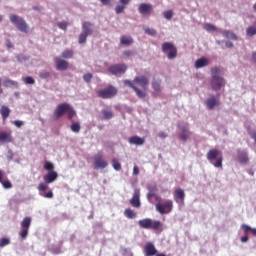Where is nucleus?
Masks as SVG:
<instances>
[{"label": "nucleus", "mask_w": 256, "mask_h": 256, "mask_svg": "<svg viewBox=\"0 0 256 256\" xmlns=\"http://www.w3.org/2000/svg\"><path fill=\"white\" fill-rule=\"evenodd\" d=\"M225 78L221 73V69L215 67L211 69L210 87L212 91H221L225 87Z\"/></svg>", "instance_id": "f257e3e1"}, {"label": "nucleus", "mask_w": 256, "mask_h": 256, "mask_svg": "<svg viewBox=\"0 0 256 256\" xmlns=\"http://www.w3.org/2000/svg\"><path fill=\"white\" fill-rule=\"evenodd\" d=\"M65 113L67 114L69 121H73V117L77 115V112L73 109L72 105L69 103H62L55 109L54 117L55 119H61Z\"/></svg>", "instance_id": "f03ea898"}, {"label": "nucleus", "mask_w": 256, "mask_h": 256, "mask_svg": "<svg viewBox=\"0 0 256 256\" xmlns=\"http://www.w3.org/2000/svg\"><path fill=\"white\" fill-rule=\"evenodd\" d=\"M206 159L209 161V163H211V165L216 167V169H220L221 167H223V157H219V150L217 149H211L207 153Z\"/></svg>", "instance_id": "7ed1b4c3"}, {"label": "nucleus", "mask_w": 256, "mask_h": 256, "mask_svg": "<svg viewBox=\"0 0 256 256\" xmlns=\"http://www.w3.org/2000/svg\"><path fill=\"white\" fill-rule=\"evenodd\" d=\"M10 22L12 25H16L18 31H21V33H29V25H27V22L23 17H20L17 14L10 15Z\"/></svg>", "instance_id": "20e7f679"}, {"label": "nucleus", "mask_w": 256, "mask_h": 256, "mask_svg": "<svg viewBox=\"0 0 256 256\" xmlns=\"http://www.w3.org/2000/svg\"><path fill=\"white\" fill-rule=\"evenodd\" d=\"M155 207L160 215H169L173 211V200H166L163 203L158 202Z\"/></svg>", "instance_id": "39448f33"}, {"label": "nucleus", "mask_w": 256, "mask_h": 256, "mask_svg": "<svg viewBox=\"0 0 256 256\" xmlns=\"http://www.w3.org/2000/svg\"><path fill=\"white\" fill-rule=\"evenodd\" d=\"M139 227L141 229H154L157 230L161 227V221L155 220L153 221L151 218H145L138 221Z\"/></svg>", "instance_id": "423d86ee"}, {"label": "nucleus", "mask_w": 256, "mask_h": 256, "mask_svg": "<svg viewBox=\"0 0 256 256\" xmlns=\"http://www.w3.org/2000/svg\"><path fill=\"white\" fill-rule=\"evenodd\" d=\"M82 29L83 31L80 33L79 38H78V43L79 45H85L87 43V37L91 35V23L89 22H84L82 24Z\"/></svg>", "instance_id": "0eeeda50"}, {"label": "nucleus", "mask_w": 256, "mask_h": 256, "mask_svg": "<svg viewBox=\"0 0 256 256\" xmlns=\"http://www.w3.org/2000/svg\"><path fill=\"white\" fill-rule=\"evenodd\" d=\"M115 95H117V88H115V86H108L98 91V97L101 99H112Z\"/></svg>", "instance_id": "6e6552de"}, {"label": "nucleus", "mask_w": 256, "mask_h": 256, "mask_svg": "<svg viewBox=\"0 0 256 256\" xmlns=\"http://www.w3.org/2000/svg\"><path fill=\"white\" fill-rule=\"evenodd\" d=\"M178 129L180 131L179 138L181 141H187L189 137H191V131H189V124L185 122H179L178 123Z\"/></svg>", "instance_id": "1a4fd4ad"}, {"label": "nucleus", "mask_w": 256, "mask_h": 256, "mask_svg": "<svg viewBox=\"0 0 256 256\" xmlns=\"http://www.w3.org/2000/svg\"><path fill=\"white\" fill-rule=\"evenodd\" d=\"M109 73L115 75L116 77H121L127 71V65L125 64H114L108 67Z\"/></svg>", "instance_id": "9d476101"}, {"label": "nucleus", "mask_w": 256, "mask_h": 256, "mask_svg": "<svg viewBox=\"0 0 256 256\" xmlns=\"http://www.w3.org/2000/svg\"><path fill=\"white\" fill-rule=\"evenodd\" d=\"M138 12L143 17H147V15H151V13H153V4L141 3L138 7Z\"/></svg>", "instance_id": "9b49d317"}, {"label": "nucleus", "mask_w": 256, "mask_h": 256, "mask_svg": "<svg viewBox=\"0 0 256 256\" xmlns=\"http://www.w3.org/2000/svg\"><path fill=\"white\" fill-rule=\"evenodd\" d=\"M107 165H109V163L103 159V155L97 154L94 156V169H105Z\"/></svg>", "instance_id": "f8f14e48"}, {"label": "nucleus", "mask_w": 256, "mask_h": 256, "mask_svg": "<svg viewBox=\"0 0 256 256\" xmlns=\"http://www.w3.org/2000/svg\"><path fill=\"white\" fill-rule=\"evenodd\" d=\"M140 197H141V190L136 188L134 190L132 198L130 199V204L132 205V207H135L136 209H139V207H141Z\"/></svg>", "instance_id": "ddd939ff"}, {"label": "nucleus", "mask_w": 256, "mask_h": 256, "mask_svg": "<svg viewBox=\"0 0 256 256\" xmlns=\"http://www.w3.org/2000/svg\"><path fill=\"white\" fill-rule=\"evenodd\" d=\"M174 201L178 205H185V191L181 188H178L174 191Z\"/></svg>", "instance_id": "4468645a"}, {"label": "nucleus", "mask_w": 256, "mask_h": 256, "mask_svg": "<svg viewBox=\"0 0 256 256\" xmlns=\"http://www.w3.org/2000/svg\"><path fill=\"white\" fill-rule=\"evenodd\" d=\"M237 160L239 163L245 164L249 163V152L245 149L237 150Z\"/></svg>", "instance_id": "2eb2a0df"}, {"label": "nucleus", "mask_w": 256, "mask_h": 256, "mask_svg": "<svg viewBox=\"0 0 256 256\" xmlns=\"http://www.w3.org/2000/svg\"><path fill=\"white\" fill-rule=\"evenodd\" d=\"M54 63L56 64L57 71H67L69 69V62L67 60L56 57Z\"/></svg>", "instance_id": "dca6fc26"}, {"label": "nucleus", "mask_w": 256, "mask_h": 256, "mask_svg": "<svg viewBox=\"0 0 256 256\" xmlns=\"http://www.w3.org/2000/svg\"><path fill=\"white\" fill-rule=\"evenodd\" d=\"M133 83H136V85H139L142 89H147V85H149V78H147V76H136Z\"/></svg>", "instance_id": "f3484780"}, {"label": "nucleus", "mask_w": 256, "mask_h": 256, "mask_svg": "<svg viewBox=\"0 0 256 256\" xmlns=\"http://www.w3.org/2000/svg\"><path fill=\"white\" fill-rule=\"evenodd\" d=\"M144 253L145 256H156L157 253V248H155V245L151 242L146 243V245L144 246Z\"/></svg>", "instance_id": "a211bd4d"}, {"label": "nucleus", "mask_w": 256, "mask_h": 256, "mask_svg": "<svg viewBox=\"0 0 256 256\" xmlns=\"http://www.w3.org/2000/svg\"><path fill=\"white\" fill-rule=\"evenodd\" d=\"M204 103H205L207 109L212 111V109H215V107H217V105H219V100H217V97L211 96L210 98H207Z\"/></svg>", "instance_id": "6ab92c4d"}, {"label": "nucleus", "mask_w": 256, "mask_h": 256, "mask_svg": "<svg viewBox=\"0 0 256 256\" xmlns=\"http://www.w3.org/2000/svg\"><path fill=\"white\" fill-rule=\"evenodd\" d=\"M57 177L59 175L55 171H50L44 176V181L46 184L53 183L54 181H57Z\"/></svg>", "instance_id": "aec40b11"}, {"label": "nucleus", "mask_w": 256, "mask_h": 256, "mask_svg": "<svg viewBox=\"0 0 256 256\" xmlns=\"http://www.w3.org/2000/svg\"><path fill=\"white\" fill-rule=\"evenodd\" d=\"M128 143L130 145H137L138 147L145 144V139L139 137V136H131L128 139Z\"/></svg>", "instance_id": "412c9836"}, {"label": "nucleus", "mask_w": 256, "mask_h": 256, "mask_svg": "<svg viewBox=\"0 0 256 256\" xmlns=\"http://www.w3.org/2000/svg\"><path fill=\"white\" fill-rule=\"evenodd\" d=\"M152 89H154L156 93H161L163 91V86L161 85V79L154 78L152 80Z\"/></svg>", "instance_id": "4be33fe9"}, {"label": "nucleus", "mask_w": 256, "mask_h": 256, "mask_svg": "<svg viewBox=\"0 0 256 256\" xmlns=\"http://www.w3.org/2000/svg\"><path fill=\"white\" fill-rule=\"evenodd\" d=\"M207 65H209V60L205 57H202L195 61L194 67L196 69H201L203 67H207Z\"/></svg>", "instance_id": "5701e85b"}, {"label": "nucleus", "mask_w": 256, "mask_h": 256, "mask_svg": "<svg viewBox=\"0 0 256 256\" xmlns=\"http://www.w3.org/2000/svg\"><path fill=\"white\" fill-rule=\"evenodd\" d=\"M241 229L244 232V235H249L250 233H252L253 237H256V228H252L247 224H242Z\"/></svg>", "instance_id": "b1692460"}, {"label": "nucleus", "mask_w": 256, "mask_h": 256, "mask_svg": "<svg viewBox=\"0 0 256 256\" xmlns=\"http://www.w3.org/2000/svg\"><path fill=\"white\" fill-rule=\"evenodd\" d=\"M11 141H13V137L11 136V133L0 132L1 143H11Z\"/></svg>", "instance_id": "393cba45"}, {"label": "nucleus", "mask_w": 256, "mask_h": 256, "mask_svg": "<svg viewBox=\"0 0 256 256\" xmlns=\"http://www.w3.org/2000/svg\"><path fill=\"white\" fill-rule=\"evenodd\" d=\"M0 113L2 115L3 121H5L7 119V117H9V115L11 114V109H9V107H7V106H2L0 108Z\"/></svg>", "instance_id": "a878e982"}, {"label": "nucleus", "mask_w": 256, "mask_h": 256, "mask_svg": "<svg viewBox=\"0 0 256 256\" xmlns=\"http://www.w3.org/2000/svg\"><path fill=\"white\" fill-rule=\"evenodd\" d=\"M120 44L121 45H131V44H133V38L131 36H121Z\"/></svg>", "instance_id": "bb28decb"}, {"label": "nucleus", "mask_w": 256, "mask_h": 256, "mask_svg": "<svg viewBox=\"0 0 256 256\" xmlns=\"http://www.w3.org/2000/svg\"><path fill=\"white\" fill-rule=\"evenodd\" d=\"M124 215L125 217H127V219H135L137 217V213H135V211L131 210V208H128L124 211Z\"/></svg>", "instance_id": "cd10ccee"}, {"label": "nucleus", "mask_w": 256, "mask_h": 256, "mask_svg": "<svg viewBox=\"0 0 256 256\" xmlns=\"http://www.w3.org/2000/svg\"><path fill=\"white\" fill-rule=\"evenodd\" d=\"M22 229H29L31 227V217H25L21 222Z\"/></svg>", "instance_id": "c85d7f7f"}, {"label": "nucleus", "mask_w": 256, "mask_h": 256, "mask_svg": "<svg viewBox=\"0 0 256 256\" xmlns=\"http://www.w3.org/2000/svg\"><path fill=\"white\" fill-rule=\"evenodd\" d=\"M3 84L4 87H19V83L11 79L4 80Z\"/></svg>", "instance_id": "c756f323"}, {"label": "nucleus", "mask_w": 256, "mask_h": 256, "mask_svg": "<svg viewBox=\"0 0 256 256\" xmlns=\"http://www.w3.org/2000/svg\"><path fill=\"white\" fill-rule=\"evenodd\" d=\"M224 37L226 39H231L232 41H237V35H235L231 30H226V32H224Z\"/></svg>", "instance_id": "7c9ffc66"}, {"label": "nucleus", "mask_w": 256, "mask_h": 256, "mask_svg": "<svg viewBox=\"0 0 256 256\" xmlns=\"http://www.w3.org/2000/svg\"><path fill=\"white\" fill-rule=\"evenodd\" d=\"M175 48V46H173V44H171L170 42H165L162 44V51L164 53H167V51H171Z\"/></svg>", "instance_id": "2f4dec72"}, {"label": "nucleus", "mask_w": 256, "mask_h": 256, "mask_svg": "<svg viewBox=\"0 0 256 256\" xmlns=\"http://www.w3.org/2000/svg\"><path fill=\"white\" fill-rule=\"evenodd\" d=\"M143 31L146 35H150L151 37H155V35H157V30L154 28L144 27Z\"/></svg>", "instance_id": "473e14b6"}, {"label": "nucleus", "mask_w": 256, "mask_h": 256, "mask_svg": "<svg viewBox=\"0 0 256 256\" xmlns=\"http://www.w3.org/2000/svg\"><path fill=\"white\" fill-rule=\"evenodd\" d=\"M74 52L71 49L65 50L62 52L63 59H71L73 58Z\"/></svg>", "instance_id": "72a5a7b5"}, {"label": "nucleus", "mask_w": 256, "mask_h": 256, "mask_svg": "<svg viewBox=\"0 0 256 256\" xmlns=\"http://www.w3.org/2000/svg\"><path fill=\"white\" fill-rule=\"evenodd\" d=\"M134 91L139 99H145V97H147V93L145 92V90H140L136 87L134 88Z\"/></svg>", "instance_id": "f704fd0d"}, {"label": "nucleus", "mask_w": 256, "mask_h": 256, "mask_svg": "<svg viewBox=\"0 0 256 256\" xmlns=\"http://www.w3.org/2000/svg\"><path fill=\"white\" fill-rule=\"evenodd\" d=\"M70 129L73 133H79V131H81V125L77 122H73L70 126Z\"/></svg>", "instance_id": "c9c22d12"}, {"label": "nucleus", "mask_w": 256, "mask_h": 256, "mask_svg": "<svg viewBox=\"0 0 256 256\" xmlns=\"http://www.w3.org/2000/svg\"><path fill=\"white\" fill-rule=\"evenodd\" d=\"M246 35H248V37H253V35H256V27L255 26H249L246 29Z\"/></svg>", "instance_id": "e433bc0d"}, {"label": "nucleus", "mask_w": 256, "mask_h": 256, "mask_svg": "<svg viewBox=\"0 0 256 256\" xmlns=\"http://www.w3.org/2000/svg\"><path fill=\"white\" fill-rule=\"evenodd\" d=\"M39 77H40V79L47 80V79H49V77H51V72L46 71V70H42V71L39 72Z\"/></svg>", "instance_id": "4c0bfd02"}, {"label": "nucleus", "mask_w": 256, "mask_h": 256, "mask_svg": "<svg viewBox=\"0 0 256 256\" xmlns=\"http://www.w3.org/2000/svg\"><path fill=\"white\" fill-rule=\"evenodd\" d=\"M204 29H205V31H208V33H211V31H216L217 27L211 23H205Z\"/></svg>", "instance_id": "58836bf2"}, {"label": "nucleus", "mask_w": 256, "mask_h": 256, "mask_svg": "<svg viewBox=\"0 0 256 256\" xmlns=\"http://www.w3.org/2000/svg\"><path fill=\"white\" fill-rule=\"evenodd\" d=\"M102 115L106 120L113 119V112L110 110H102Z\"/></svg>", "instance_id": "ea45409f"}, {"label": "nucleus", "mask_w": 256, "mask_h": 256, "mask_svg": "<svg viewBox=\"0 0 256 256\" xmlns=\"http://www.w3.org/2000/svg\"><path fill=\"white\" fill-rule=\"evenodd\" d=\"M153 197H155L156 201H159V197H157V195H155V192H148L146 195V199L150 203H153Z\"/></svg>", "instance_id": "a19ab883"}, {"label": "nucleus", "mask_w": 256, "mask_h": 256, "mask_svg": "<svg viewBox=\"0 0 256 256\" xmlns=\"http://www.w3.org/2000/svg\"><path fill=\"white\" fill-rule=\"evenodd\" d=\"M112 166L115 171H121V163L119 162L118 159L112 160Z\"/></svg>", "instance_id": "79ce46f5"}, {"label": "nucleus", "mask_w": 256, "mask_h": 256, "mask_svg": "<svg viewBox=\"0 0 256 256\" xmlns=\"http://www.w3.org/2000/svg\"><path fill=\"white\" fill-rule=\"evenodd\" d=\"M44 169H45L46 171H48V173H49V172L53 171V169H55V165H53V163H51V162H49V161H45V163H44Z\"/></svg>", "instance_id": "37998d69"}, {"label": "nucleus", "mask_w": 256, "mask_h": 256, "mask_svg": "<svg viewBox=\"0 0 256 256\" xmlns=\"http://www.w3.org/2000/svg\"><path fill=\"white\" fill-rule=\"evenodd\" d=\"M40 197H44L45 199H53V191L49 192H39Z\"/></svg>", "instance_id": "c03bdc74"}, {"label": "nucleus", "mask_w": 256, "mask_h": 256, "mask_svg": "<svg viewBox=\"0 0 256 256\" xmlns=\"http://www.w3.org/2000/svg\"><path fill=\"white\" fill-rule=\"evenodd\" d=\"M125 7H127V6H124L123 4L116 5V7H115L116 15H121V13H123V11H125Z\"/></svg>", "instance_id": "a18cd8bd"}, {"label": "nucleus", "mask_w": 256, "mask_h": 256, "mask_svg": "<svg viewBox=\"0 0 256 256\" xmlns=\"http://www.w3.org/2000/svg\"><path fill=\"white\" fill-rule=\"evenodd\" d=\"M25 85H35V79L31 76L23 78Z\"/></svg>", "instance_id": "49530a36"}, {"label": "nucleus", "mask_w": 256, "mask_h": 256, "mask_svg": "<svg viewBox=\"0 0 256 256\" xmlns=\"http://www.w3.org/2000/svg\"><path fill=\"white\" fill-rule=\"evenodd\" d=\"M48 187H49V184H47L46 182L45 183H40L38 185V191L40 193H45V191H47Z\"/></svg>", "instance_id": "de8ad7c7"}, {"label": "nucleus", "mask_w": 256, "mask_h": 256, "mask_svg": "<svg viewBox=\"0 0 256 256\" xmlns=\"http://www.w3.org/2000/svg\"><path fill=\"white\" fill-rule=\"evenodd\" d=\"M164 19H167V21H171L173 19V10H167L163 13Z\"/></svg>", "instance_id": "09e8293b"}, {"label": "nucleus", "mask_w": 256, "mask_h": 256, "mask_svg": "<svg viewBox=\"0 0 256 256\" xmlns=\"http://www.w3.org/2000/svg\"><path fill=\"white\" fill-rule=\"evenodd\" d=\"M11 240H9V238H2L0 239V247H7V245H10Z\"/></svg>", "instance_id": "8fccbe9b"}, {"label": "nucleus", "mask_w": 256, "mask_h": 256, "mask_svg": "<svg viewBox=\"0 0 256 256\" xmlns=\"http://www.w3.org/2000/svg\"><path fill=\"white\" fill-rule=\"evenodd\" d=\"M177 57V48H172L168 53V59H175Z\"/></svg>", "instance_id": "3c124183"}, {"label": "nucleus", "mask_w": 256, "mask_h": 256, "mask_svg": "<svg viewBox=\"0 0 256 256\" xmlns=\"http://www.w3.org/2000/svg\"><path fill=\"white\" fill-rule=\"evenodd\" d=\"M27 235H29V229L28 228H22V230L20 231L21 239H27Z\"/></svg>", "instance_id": "603ef678"}, {"label": "nucleus", "mask_w": 256, "mask_h": 256, "mask_svg": "<svg viewBox=\"0 0 256 256\" xmlns=\"http://www.w3.org/2000/svg\"><path fill=\"white\" fill-rule=\"evenodd\" d=\"M3 186L4 189H11V187H13V184H11V181L9 180H6V181H3L0 182Z\"/></svg>", "instance_id": "864d4df0"}, {"label": "nucleus", "mask_w": 256, "mask_h": 256, "mask_svg": "<svg viewBox=\"0 0 256 256\" xmlns=\"http://www.w3.org/2000/svg\"><path fill=\"white\" fill-rule=\"evenodd\" d=\"M121 251L123 256H133V252H131V249L122 248Z\"/></svg>", "instance_id": "5fc2aeb1"}, {"label": "nucleus", "mask_w": 256, "mask_h": 256, "mask_svg": "<svg viewBox=\"0 0 256 256\" xmlns=\"http://www.w3.org/2000/svg\"><path fill=\"white\" fill-rule=\"evenodd\" d=\"M124 85H126V87H130L131 89H136L137 86H135V84H133V82L131 80H124Z\"/></svg>", "instance_id": "6e6d98bb"}, {"label": "nucleus", "mask_w": 256, "mask_h": 256, "mask_svg": "<svg viewBox=\"0 0 256 256\" xmlns=\"http://www.w3.org/2000/svg\"><path fill=\"white\" fill-rule=\"evenodd\" d=\"M83 79L86 83H91V80L93 79V74L91 73L84 74Z\"/></svg>", "instance_id": "4d7b16f0"}, {"label": "nucleus", "mask_w": 256, "mask_h": 256, "mask_svg": "<svg viewBox=\"0 0 256 256\" xmlns=\"http://www.w3.org/2000/svg\"><path fill=\"white\" fill-rule=\"evenodd\" d=\"M13 125H15V127H17V129H21L23 125H25V122L21 121V120H15L13 121Z\"/></svg>", "instance_id": "13d9d810"}, {"label": "nucleus", "mask_w": 256, "mask_h": 256, "mask_svg": "<svg viewBox=\"0 0 256 256\" xmlns=\"http://www.w3.org/2000/svg\"><path fill=\"white\" fill-rule=\"evenodd\" d=\"M147 191H148V193H156L157 186L156 185H148L147 186Z\"/></svg>", "instance_id": "bf43d9fd"}, {"label": "nucleus", "mask_w": 256, "mask_h": 256, "mask_svg": "<svg viewBox=\"0 0 256 256\" xmlns=\"http://www.w3.org/2000/svg\"><path fill=\"white\" fill-rule=\"evenodd\" d=\"M8 161H13V157H15V154L13 153V150L9 149L6 155Z\"/></svg>", "instance_id": "052dcab7"}, {"label": "nucleus", "mask_w": 256, "mask_h": 256, "mask_svg": "<svg viewBox=\"0 0 256 256\" xmlns=\"http://www.w3.org/2000/svg\"><path fill=\"white\" fill-rule=\"evenodd\" d=\"M16 59H17V61H19V63H23V61H27V59H29V58L25 55H17Z\"/></svg>", "instance_id": "680f3d73"}, {"label": "nucleus", "mask_w": 256, "mask_h": 256, "mask_svg": "<svg viewBox=\"0 0 256 256\" xmlns=\"http://www.w3.org/2000/svg\"><path fill=\"white\" fill-rule=\"evenodd\" d=\"M58 27L65 31V29H67V22H58Z\"/></svg>", "instance_id": "e2e57ef3"}, {"label": "nucleus", "mask_w": 256, "mask_h": 256, "mask_svg": "<svg viewBox=\"0 0 256 256\" xmlns=\"http://www.w3.org/2000/svg\"><path fill=\"white\" fill-rule=\"evenodd\" d=\"M131 55H133V52L131 50H126V51L123 52V56L126 59H129V57H131Z\"/></svg>", "instance_id": "0e129e2a"}, {"label": "nucleus", "mask_w": 256, "mask_h": 256, "mask_svg": "<svg viewBox=\"0 0 256 256\" xmlns=\"http://www.w3.org/2000/svg\"><path fill=\"white\" fill-rule=\"evenodd\" d=\"M241 243H247L249 241V234H245L240 238Z\"/></svg>", "instance_id": "69168bd1"}, {"label": "nucleus", "mask_w": 256, "mask_h": 256, "mask_svg": "<svg viewBox=\"0 0 256 256\" xmlns=\"http://www.w3.org/2000/svg\"><path fill=\"white\" fill-rule=\"evenodd\" d=\"M119 1H120V5H124V7H127V5L131 3V0H119Z\"/></svg>", "instance_id": "338daca9"}, {"label": "nucleus", "mask_w": 256, "mask_h": 256, "mask_svg": "<svg viewBox=\"0 0 256 256\" xmlns=\"http://www.w3.org/2000/svg\"><path fill=\"white\" fill-rule=\"evenodd\" d=\"M133 175H139V167H137V166H134L133 167Z\"/></svg>", "instance_id": "774afa93"}]
</instances>
